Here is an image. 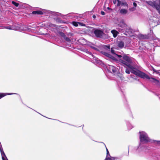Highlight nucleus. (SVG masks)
Masks as SVG:
<instances>
[{
	"mask_svg": "<svg viewBox=\"0 0 160 160\" xmlns=\"http://www.w3.org/2000/svg\"><path fill=\"white\" fill-rule=\"evenodd\" d=\"M4 28H5L11 30L13 29L12 28V26H10L4 27Z\"/></svg>",
	"mask_w": 160,
	"mask_h": 160,
	"instance_id": "nucleus-20",
	"label": "nucleus"
},
{
	"mask_svg": "<svg viewBox=\"0 0 160 160\" xmlns=\"http://www.w3.org/2000/svg\"><path fill=\"white\" fill-rule=\"evenodd\" d=\"M111 52L112 53H113V54H114L115 53H114V51L112 48H111Z\"/></svg>",
	"mask_w": 160,
	"mask_h": 160,
	"instance_id": "nucleus-34",
	"label": "nucleus"
},
{
	"mask_svg": "<svg viewBox=\"0 0 160 160\" xmlns=\"http://www.w3.org/2000/svg\"><path fill=\"white\" fill-rule=\"evenodd\" d=\"M60 34L61 36L63 37V38H64V37H65L66 36V35H65V34L62 32H60Z\"/></svg>",
	"mask_w": 160,
	"mask_h": 160,
	"instance_id": "nucleus-25",
	"label": "nucleus"
},
{
	"mask_svg": "<svg viewBox=\"0 0 160 160\" xmlns=\"http://www.w3.org/2000/svg\"><path fill=\"white\" fill-rule=\"evenodd\" d=\"M124 27L126 28V31L127 32H132V29L130 28L127 26V25L125 24H123Z\"/></svg>",
	"mask_w": 160,
	"mask_h": 160,
	"instance_id": "nucleus-8",
	"label": "nucleus"
},
{
	"mask_svg": "<svg viewBox=\"0 0 160 160\" xmlns=\"http://www.w3.org/2000/svg\"><path fill=\"white\" fill-rule=\"evenodd\" d=\"M48 27L50 28H56L57 27V25L55 24H52L51 23H48Z\"/></svg>",
	"mask_w": 160,
	"mask_h": 160,
	"instance_id": "nucleus-10",
	"label": "nucleus"
},
{
	"mask_svg": "<svg viewBox=\"0 0 160 160\" xmlns=\"http://www.w3.org/2000/svg\"><path fill=\"white\" fill-rule=\"evenodd\" d=\"M139 134L140 143L144 144L151 142V140L145 132L140 131Z\"/></svg>",
	"mask_w": 160,
	"mask_h": 160,
	"instance_id": "nucleus-2",
	"label": "nucleus"
},
{
	"mask_svg": "<svg viewBox=\"0 0 160 160\" xmlns=\"http://www.w3.org/2000/svg\"><path fill=\"white\" fill-rule=\"evenodd\" d=\"M120 27H122V28H124V27L123 24V26H122L120 25Z\"/></svg>",
	"mask_w": 160,
	"mask_h": 160,
	"instance_id": "nucleus-41",
	"label": "nucleus"
},
{
	"mask_svg": "<svg viewBox=\"0 0 160 160\" xmlns=\"http://www.w3.org/2000/svg\"><path fill=\"white\" fill-rule=\"evenodd\" d=\"M93 33L97 38H102L105 34L100 29H96L93 32Z\"/></svg>",
	"mask_w": 160,
	"mask_h": 160,
	"instance_id": "nucleus-4",
	"label": "nucleus"
},
{
	"mask_svg": "<svg viewBox=\"0 0 160 160\" xmlns=\"http://www.w3.org/2000/svg\"><path fill=\"white\" fill-rule=\"evenodd\" d=\"M124 46V43L122 41H119L118 43V46L120 48H122Z\"/></svg>",
	"mask_w": 160,
	"mask_h": 160,
	"instance_id": "nucleus-9",
	"label": "nucleus"
},
{
	"mask_svg": "<svg viewBox=\"0 0 160 160\" xmlns=\"http://www.w3.org/2000/svg\"><path fill=\"white\" fill-rule=\"evenodd\" d=\"M117 2V0H113V3L114 4H116V2Z\"/></svg>",
	"mask_w": 160,
	"mask_h": 160,
	"instance_id": "nucleus-35",
	"label": "nucleus"
},
{
	"mask_svg": "<svg viewBox=\"0 0 160 160\" xmlns=\"http://www.w3.org/2000/svg\"><path fill=\"white\" fill-rule=\"evenodd\" d=\"M104 160H115V158L111 156L109 157L106 156Z\"/></svg>",
	"mask_w": 160,
	"mask_h": 160,
	"instance_id": "nucleus-12",
	"label": "nucleus"
},
{
	"mask_svg": "<svg viewBox=\"0 0 160 160\" xmlns=\"http://www.w3.org/2000/svg\"><path fill=\"white\" fill-rule=\"evenodd\" d=\"M105 48L107 49H108L109 50L110 49V45H106L105 46Z\"/></svg>",
	"mask_w": 160,
	"mask_h": 160,
	"instance_id": "nucleus-30",
	"label": "nucleus"
},
{
	"mask_svg": "<svg viewBox=\"0 0 160 160\" xmlns=\"http://www.w3.org/2000/svg\"><path fill=\"white\" fill-rule=\"evenodd\" d=\"M123 60L119 59V62L125 67L126 66H127L129 69L131 70V73L143 79H150V81L158 83L159 81L153 78H150L145 73L142 72L139 70L136 69L132 66L131 64L132 63V61L131 58L128 56L125 55L122 57Z\"/></svg>",
	"mask_w": 160,
	"mask_h": 160,
	"instance_id": "nucleus-1",
	"label": "nucleus"
},
{
	"mask_svg": "<svg viewBox=\"0 0 160 160\" xmlns=\"http://www.w3.org/2000/svg\"><path fill=\"white\" fill-rule=\"evenodd\" d=\"M120 12L121 14H125L127 13V11L125 9H121L120 11Z\"/></svg>",
	"mask_w": 160,
	"mask_h": 160,
	"instance_id": "nucleus-11",
	"label": "nucleus"
},
{
	"mask_svg": "<svg viewBox=\"0 0 160 160\" xmlns=\"http://www.w3.org/2000/svg\"><path fill=\"white\" fill-rule=\"evenodd\" d=\"M130 113H131V114H132V112H131V111H130Z\"/></svg>",
	"mask_w": 160,
	"mask_h": 160,
	"instance_id": "nucleus-44",
	"label": "nucleus"
},
{
	"mask_svg": "<svg viewBox=\"0 0 160 160\" xmlns=\"http://www.w3.org/2000/svg\"><path fill=\"white\" fill-rule=\"evenodd\" d=\"M79 24L80 25H81L82 26H85V25L84 24H83V23H82V22H79Z\"/></svg>",
	"mask_w": 160,
	"mask_h": 160,
	"instance_id": "nucleus-29",
	"label": "nucleus"
},
{
	"mask_svg": "<svg viewBox=\"0 0 160 160\" xmlns=\"http://www.w3.org/2000/svg\"><path fill=\"white\" fill-rule=\"evenodd\" d=\"M8 95L7 93H0V99L6 95Z\"/></svg>",
	"mask_w": 160,
	"mask_h": 160,
	"instance_id": "nucleus-14",
	"label": "nucleus"
},
{
	"mask_svg": "<svg viewBox=\"0 0 160 160\" xmlns=\"http://www.w3.org/2000/svg\"><path fill=\"white\" fill-rule=\"evenodd\" d=\"M107 57L113 60H114L115 59V58L113 56H112L109 53L108 54V56Z\"/></svg>",
	"mask_w": 160,
	"mask_h": 160,
	"instance_id": "nucleus-23",
	"label": "nucleus"
},
{
	"mask_svg": "<svg viewBox=\"0 0 160 160\" xmlns=\"http://www.w3.org/2000/svg\"><path fill=\"white\" fill-rule=\"evenodd\" d=\"M145 148V145L139 143L138 146L134 147V149L136 150V152L137 155L140 157L144 156L145 152L143 150Z\"/></svg>",
	"mask_w": 160,
	"mask_h": 160,
	"instance_id": "nucleus-3",
	"label": "nucleus"
},
{
	"mask_svg": "<svg viewBox=\"0 0 160 160\" xmlns=\"http://www.w3.org/2000/svg\"><path fill=\"white\" fill-rule=\"evenodd\" d=\"M141 37L143 39H148V38L147 37V36H144V35H142Z\"/></svg>",
	"mask_w": 160,
	"mask_h": 160,
	"instance_id": "nucleus-28",
	"label": "nucleus"
},
{
	"mask_svg": "<svg viewBox=\"0 0 160 160\" xmlns=\"http://www.w3.org/2000/svg\"><path fill=\"white\" fill-rule=\"evenodd\" d=\"M64 39L68 42H70L71 41V40L70 39V38H69L68 37H66V36H65V37H64Z\"/></svg>",
	"mask_w": 160,
	"mask_h": 160,
	"instance_id": "nucleus-15",
	"label": "nucleus"
},
{
	"mask_svg": "<svg viewBox=\"0 0 160 160\" xmlns=\"http://www.w3.org/2000/svg\"><path fill=\"white\" fill-rule=\"evenodd\" d=\"M152 69L153 71V72H154L155 70V69L154 68L152 67Z\"/></svg>",
	"mask_w": 160,
	"mask_h": 160,
	"instance_id": "nucleus-39",
	"label": "nucleus"
},
{
	"mask_svg": "<svg viewBox=\"0 0 160 160\" xmlns=\"http://www.w3.org/2000/svg\"><path fill=\"white\" fill-rule=\"evenodd\" d=\"M108 156L109 157H111V156H110V155L109 151H108L107 152V155H106V156Z\"/></svg>",
	"mask_w": 160,
	"mask_h": 160,
	"instance_id": "nucleus-31",
	"label": "nucleus"
},
{
	"mask_svg": "<svg viewBox=\"0 0 160 160\" xmlns=\"http://www.w3.org/2000/svg\"><path fill=\"white\" fill-rule=\"evenodd\" d=\"M106 148V151L107 152L108 151V149Z\"/></svg>",
	"mask_w": 160,
	"mask_h": 160,
	"instance_id": "nucleus-43",
	"label": "nucleus"
},
{
	"mask_svg": "<svg viewBox=\"0 0 160 160\" xmlns=\"http://www.w3.org/2000/svg\"><path fill=\"white\" fill-rule=\"evenodd\" d=\"M107 8L108 9V10H109V9H111V8H109V7H108Z\"/></svg>",
	"mask_w": 160,
	"mask_h": 160,
	"instance_id": "nucleus-42",
	"label": "nucleus"
},
{
	"mask_svg": "<svg viewBox=\"0 0 160 160\" xmlns=\"http://www.w3.org/2000/svg\"><path fill=\"white\" fill-rule=\"evenodd\" d=\"M79 22H72V24L73 26L75 27H77L78 26Z\"/></svg>",
	"mask_w": 160,
	"mask_h": 160,
	"instance_id": "nucleus-18",
	"label": "nucleus"
},
{
	"mask_svg": "<svg viewBox=\"0 0 160 160\" xmlns=\"http://www.w3.org/2000/svg\"><path fill=\"white\" fill-rule=\"evenodd\" d=\"M32 13L35 15H42L43 14V12L41 11L37 10L32 11Z\"/></svg>",
	"mask_w": 160,
	"mask_h": 160,
	"instance_id": "nucleus-6",
	"label": "nucleus"
},
{
	"mask_svg": "<svg viewBox=\"0 0 160 160\" xmlns=\"http://www.w3.org/2000/svg\"><path fill=\"white\" fill-rule=\"evenodd\" d=\"M111 32L112 34L113 37L114 38L116 37L118 34L119 33V32L115 30H111Z\"/></svg>",
	"mask_w": 160,
	"mask_h": 160,
	"instance_id": "nucleus-7",
	"label": "nucleus"
},
{
	"mask_svg": "<svg viewBox=\"0 0 160 160\" xmlns=\"http://www.w3.org/2000/svg\"><path fill=\"white\" fill-rule=\"evenodd\" d=\"M12 3L16 7H18L19 5V3H18L14 1H12Z\"/></svg>",
	"mask_w": 160,
	"mask_h": 160,
	"instance_id": "nucleus-16",
	"label": "nucleus"
},
{
	"mask_svg": "<svg viewBox=\"0 0 160 160\" xmlns=\"http://www.w3.org/2000/svg\"><path fill=\"white\" fill-rule=\"evenodd\" d=\"M154 72L157 74H159L160 72L159 70H155Z\"/></svg>",
	"mask_w": 160,
	"mask_h": 160,
	"instance_id": "nucleus-32",
	"label": "nucleus"
},
{
	"mask_svg": "<svg viewBox=\"0 0 160 160\" xmlns=\"http://www.w3.org/2000/svg\"><path fill=\"white\" fill-rule=\"evenodd\" d=\"M153 141L154 143L160 145V141L153 140Z\"/></svg>",
	"mask_w": 160,
	"mask_h": 160,
	"instance_id": "nucleus-24",
	"label": "nucleus"
},
{
	"mask_svg": "<svg viewBox=\"0 0 160 160\" xmlns=\"http://www.w3.org/2000/svg\"><path fill=\"white\" fill-rule=\"evenodd\" d=\"M110 69L112 70L113 73L116 72L117 71L116 68L112 66H111Z\"/></svg>",
	"mask_w": 160,
	"mask_h": 160,
	"instance_id": "nucleus-13",
	"label": "nucleus"
},
{
	"mask_svg": "<svg viewBox=\"0 0 160 160\" xmlns=\"http://www.w3.org/2000/svg\"><path fill=\"white\" fill-rule=\"evenodd\" d=\"M118 76L120 78V79L122 80H123L124 78V77H123V75L120 73H119L118 75Z\"/></svg>",
	"mask_w": 160,
	"mask_h": 160,
	"instance_id": "nucleus-22",
	"label": "nucleus"
},
{
	"mask_svg": "<svg viewBox=\"0 0 160 160\" xmlns=\"http://www.w3.org/2000/svg\"><path fill=\"white\" fill-rule=\"evenodd\" d=\"M121 5H123L127 7H128V4L125 2H121Z\"/></svg>",
	"mask_w": 160,
	"mask_h": 160,
	"instance_id": "nucleus-21",
	"label": "nucleus"
},
{
	"mask_svg": "<svg viewBox=\"0 0 160 160\" xmlns=\"http://www.w3.org/2000/svg\"><path fill=\"white\" fill-rule=\"evenodd\" d=\"M101 14L102 15H105V13L104 11H102L101 12Z\"/></svg>",
	"mask_w": 160,
	"mask_h": 160,
	"instance_id": "nucleus-33",
	"label": "nucleus"
},
{
	"mask_svg": "<svg viewBox=\"0 0 160 160\" xmlns=\"http://www.w3.org/2000/svg\"><path fill=\"white\" fill-rule=\"evenodd\" d=\"M119 57V58H121L122 57V56L121 55H117Z\"/></svg>",
	"mask_w": 160,
	"mask_h": 160,
	"instance_id": "nucleus-38",
	"label": "nucleus"
},
{
	"mask_svg": "<svg viewBox=\"0 0 160 160\" xmlns=\"http://www.w3.org/2000/svg\"><path fill=\"white\" fill-rule=\"evenodd\" d=\"M129 154V147H128V152L127 153V154H126V155L127 156H128Z\"/></svg>",
	"mask_w": 160,
	"mask_h": 160,
	"instance_id": "nucleus-37",
	"label": "nucleus"
},
{
	"mask_svg": "<svg viewBox=\"0 0 160 160\" xmlns=\"http://www.w3.org/2000/svg\"><path fill=\"white\" fill-rule=\"evenodd\" d=\"M96 17L95 15H93L92 16V18H93L95 19V18H96Z\"/></svg>",
	"mask_w": 160,
	"mask_h": 160,
	"instance_id": "nucleus-40",
	"label": "nucleus"
},
{
	"mask_svg": "<svg viewBox=\"0 0 160 160\" xmlns=\"http://www.w3.org/2000/svg\"><path fill=\"white\" fill-rule=\"evenodd\" d=\"M133 5L135 7H136L137 6V4L136 3L134 2H133Z\"/></svg>",
	"mask_w": 160,
	"mask_h": 160,
	"instance_id": "nucleus-36",
	"label": "nucleus"
},
{
	"mask_svg": "<svg viewBox=\"0 0 160 160\" xmlns=\"http://www.w3.org/2000/svg\"><path fill=\"white\" fill-rule=\"evenodd\" d=\"M117 1L118 3L117 5H116V6L119 7L121 5V1H120L119 0H117Z\"/></svg>",
	"mask_w": 160,
	"mask_h": 160,
	"instance_id": "nucleus-19",
	"label": "nucleus"
},
{
	"mask_svg": "<svg viewBox=\"0 0 160 160\" xmlns=\"http://www.w3.org/2000/svg\"><path fill=\"white\" fill-rule=\"evenodd\" d=\"M130 71L129 69L128 68H126L125 70V72L126 73L129 74L130 73V72H131V70L130 69Z\"/></svg>",
	"mask_w": 160,
	"mask_h": 160,
	"instance_id": "nucleus-26",
	"label": "nucleus"
},
{
	"mask_svg": "<svg viewBox=\"0 0 160 160\" xmlns=\"http://www.w3.org/2000/svg\"><path fill=\"white\" fill-rule=\"evenodd\" d=\"M102 53L104 55L106 56H108V53L107 52H104L102 51Z\"/></svg>",
	"mask_w": 160,
	"mask_h": 160,
	"instance_id": "nucleus-27",
	"label": "nucleus"
},
{
	"mask_svg": "<svg viewBox=\"0 0 160 160\" xmlns=\"http://www.w3.org/2000/svg\"><path fill=\"white\" fill-rule=\"evenodd\" d=\"M127 124V125L128 128V129H131L132 128L131 125V124L129 123V122H128Z\"/></svg>",
	"mask_w": 160,
	"mask_h": 160,
	"instance_id": "nucleus-17",
	"label": "nucleus"
},
{
	"mask_svg": "<svg viewBox=\"0 0 160 160\" xmlns=\"http://www.w3.org/2000/svg\"><path fill=\"white\" fill-rule=\"evenodd\" d=\"M146 3L149 5L153 7H155L156 9H159L160 8V3H157L155 2L152 1H146Z\"/></svg>",
	"mask_w": 160,
	"mask_h": 160,
	"instance_id": "nucleus-5",
	"label": "nucleus"
}]
</instances>
